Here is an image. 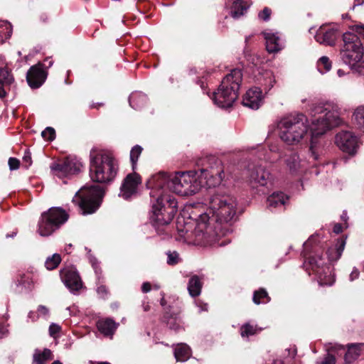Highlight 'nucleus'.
Here are the masks:
<instances>
[{"label": "nucleus", "instance_id": "obj_1", "mask_svg": "<svg viewBox=\"0 0 364 364\" xmlns=\"http://www.w3.org/2000/svg\"><path fill=\"white\" fill-rule=\"evenodd\" d=\"M199 164L202 166L200 173L197 171L160 172L147 181L146 187L151 190L149 222L159 234L164 233V227L170 224L177 212V201L167 191L182 196H192L211 178L214 183H220L224 177L222 163L215 156L200 159Z\"/></svg>", "mask_w": 364, "mask_h": 364}, {"label": "nucleus", "instance_id": "obj_2", "mask_svg": "<svg viewBox=\"0 0 364 364\" xmlns=\"http://www.w3.org/2000/svg\"><path fill=\"white\" fill-rule=\"evenodd\" d=\"M311 127L308 132L306 117L300 113L283 118L278 124L281 139L289 145L297 144L301 140H309V151L315 160L318 159L317 153L318 139L327 131L338 127L341 123L336 109L328 103L315 105L311 111Z\"/></svg>", "mask_w": 364, "mask_h": 364}, {"label": "nucleus", "instance_id": "obj_3", "mask_svg": "<svg viewBox=\"0 0 364 364\" xmlns=\"http://www.w3.org/2000/svg\"><path fill=\"white\" fill-rule=\"evenodd\" d=\"M236 205L233 196L219 191L213 194L209 200V208L197 219L196 240L209 245L224 246L229 243L228 240H220L230 231V223L235 218Z\"/></svg>", "mask_w": 364, "mask_h": 364}, {"label": "nucleus", "instance_id": "obj_4", "mask_svg": "<svg viewBox=\"0 0 364 364\" xmlns=\"http://www.w3.org/2000/svg\"><path fill=\"white\" fill-rule=\"evenodd\" d=\"M309 242L304 243V267L306 272L311 270L321 285H332L334 276L332 274V267L323 255V250L318 245H314L308 249Z\"/></svg>", "mask_w": 364, "mask_h": 364}, {"label": "nucleus", "instance_id": "obj_5", "mask_svg": "<svg viewBox=\"0 0 364 364\" xmlns=\"http://www.w3.org/2000/svg\"><path fill=\"white\" fill-rule=\"evenodd\" d=\"M117 167L112 154L92 149L90 154V176L97 183L112 181L116 176Z\"/></svg>", "mask_w": 364, "mask_h": 364}, {"label": "nucleus", "instance_id": "obj_6", "mask_svg": "<svg viewBox=\"0 0 364 364\" xmlns=\"http://www.w3.org/2000/svg\"><path fill=\"white\" fill-rule=\"evenodd\" d=\"M242 80V70H231L222 80L217 91L213 93V100L218 107L228 108L232 106L238 97V90Z\"/></svg>", "mask_w": 364, "mask_h": 364}, {"label": "nucleus", "instance_id": "obj_7", "mask_svg": "<svg viewBox=\"0 0 364 364\" xmlns=\"http://www.w3.org/2000/svg\"><path fill=\"white\" fill-rule=\"evenodd\" d=\"M104 195L103 188L98 185L84 186L76 193L73 201L79 206L82 214H92L100 207Z\"/></svg>", "mask_w": 364, "mask_h": 364}, {"label": "nucleus", "instance_id": "obj_8", "mask_svg": "<svg viewBox=\"0 0 364 364\" xmlns=\"http://www.w3.org/2000/svg\"><path fill=\"white\" fill-rule=\"evenodd\" d=\"M68 213L61 207H52L41 213L38 221L37 232L48 237L59 230L68 220Z\"/></svg>", "mask_w": 364, "mask_h": 364}, {"label": "nucleus", "instance_id": "obj_9", "mask_svg": "<svg viewBox=\"0 0 364 364\" xmlns=\"http://www.w3.org/2000/svg\"><path fill=\"white\" fill-rule=\"evenodd\" d=\"M343 49L341 52V58L345 64L353 66L363 58V43L360 37L351 32L343 33Z\"/></svg>", "mask_w": 364, "mask_h": 364}, {"label": "nucleus", "instance_id": "obj_10", "mask_svg": "<svg viewBox=\"0 0 364 364\" xmlns=\"http://www.w3.org/2000/svg\"><path fill=\"white\" fill-rule=\"evenodd\" d=\"M82 166V163L76 158L67 156L52 163L50 168L58 176L64 177L79 173Z\"/></svg>", "mask_w": 364, "mask_h": 364}, {"label": "nucleus", "instance_id": "obj_11", "mask_svg": "<svg viewBox=\"0 0 364 364\" xmlns=\"http://www.w3.org/2000/svg\"><path fill=\"white\" fill-rule=\"evenodd\" d=\"M60 276L65 287L73 294L78 293L82 289H86L78 271L73 266L63 268L60 271Z\"/></svg>", "mask_w": 364, "mask_h": 364}, {"label": "nucleus", "instance_id": "obj_12", "mask_svg": "<svg viewBox=\"0 0 364 364\" xmlns=\"http://www.w3.org/2000/svg\"><path fill=\"white\" fill-rule=\"evenodd\" d=\"M44 67L45 64L38 63L28 69L26 81L31 88L38 89L45 82L48 77V72Z\"/></svg>", "mask_w": 364, "mask_h": 364}, {"label": "nucleus", "instance_id": "obj_13", "mask_svg": "<svg viewBox=\"0 0 364 364\" xmlns=\"http://www.w3.org/2000/svg\"><path fill=\"white\" fill-rule=\"evenodd\" d=\"M335 143L343 151L350 155L356 152L358 138L351 132L341 131L336 135Z\"/></svg>", "mask_w": 364, "mask_h": 364}, {"label": "nucleus", "instance_id": "obj_14", "mask_svg": "<svg viewBox=\"0 0 364 364\" xmlns=\"http://www.w3.org/2000/svg\"><path fill=\"white\" fill-rule=\"evenodd\" d=\"M141 176L133 171L127 175L122 183L120 190L124 199H129L132 195L136 193L139 185L141 183Z\"/></svg>", "mask_w": 364, "mask_h": 364}, {"label": "nucleus", "instance_id": "obj_15", "mask_svg": "<svg viewBox=\"0 0 364 364\" xmlns=\"http://www.w3.org/2000/svg\"><path fill=\"white\" fill-rule=\"evenodd\" d=\"M249 182L255 187V186H264L267 184L270 173L262 165L250 166L248 169Z\"/></svg>", "mask_w": 364, "mask_h": 364}, {"label": "nucleus", "instance_id": "obj_16", "mask_svg": "<svg viewBox=\"0 0 364 364\" xmlns=\"http://www.w3.org/2000/svg\"><path fill=\"white\" fill-rule=\"evenodd\" d=\"M341 33L337 28L321 26L315 35V39L321 44L333 46Z\"/></svg>", "mask_w": 364, "mask_h": 364}, {"label": "nucleus", "instance_id": "obj_17", "mask_svg": "<svg viewBox=\"0 0 364 364\" xmlns=\"http://www.w3.org/2000/svg\"><path fill=\"white\" fill-rule=\"evenodd\" d=\"M262 90L261 87H254L249 89L242 98V105L252 109H257L262 103Z\"/></svg>", "mask_w": 364, "mask_h": 364}, {"label": "nucleus", "instance_id": "obj_18", "mask_svg": "<svg viewBox=\"0 0 364 364\" xmlns=\"http://www.w3.org/2000/svg\"><path fill=\"white\" fill-rule=\"evenodd\" d=\"M346 239L347 236L342 235L337 239L333 246L327 250L326 255L328 262H336L340 259L346 246Z\"/></svg>", "mask_w": 364, "mask_h": 364}, {"label": "nucleus", "instance_id": "obj_19", "mask_svg": "<svg viewBox=\"0 0 364 364\" xmlns=\"http://www.w3.org/2000/svg\"><path fill=\"white\" fill-rule=\"evenodd\" d=\"M14 78L11 70L7 67H0V98L3 99L7 95L6 88L14 82Z\"/></svg>", "mask_w": 364, "mask_h": 364}, {"label": "nucleus", "instance_id": "obj_20", "mask_svg": "<svg viewBox=\"0 0 364 364\" xmlns=\"http://www.w3.org/2000/svg\"><path fill=\"white\" fill-rule=\"evenodd\" d=\"M346 347L347 351L344 358L347 363L354 362L364 351V343H348Z\"/></svg>", "mask_w": 364, "mask_h": 364}, {"label": "nucleus", "instance_id": "obj_21", "mask_svg": "<svg viewBox=\"0 0 364 364\" xmlns=\"http://www.w3.org/2000/svg\"><path fill=\"white\" fill-rule=\"evenodd\" d=\"M96 325L98 331L106 336H112L117 328L114 320H97Z\"/></svg>", "mask_w": 364, "mask_h": 364}, {"label": "nucleus", "instance_id": "obj_22", "mask_svg": "<svg viewBox=\"0 0 364 364\" xmlns=\"http://www.w3.org/2000/svg\"><path fill=\"white\" fill-rule=\"evenodd\" d=\"M266 40V49L269 53H277L282 50V46L279 43V38L274 33H264Z\"/></svg>", "mask_w": 364, "mask_h": 364}, {"label": "nucleus", "instance_id": "obj_23", "mask_svg": "<svg viewBox=\"0 0 364 364\" xmlns=\"http://www.w3.org/2000/svg\"><path fill=\"white\" fill-rule=\"evenodd\" d=\"M289 197L283 192H274L267 198L269 207L277 208L284 206L289 201Z\"/></svg>", "mask_w": 364, "mask_h": 364}, {"label": "nucleus", "instance_id": "obj_24", "mask_svg": "<svg viewBox=\"0 0 364 364\" xmlns=\"http://www.w3.org/2000/svg\"><path fill=\"white\" fill-rule=\"evenodd\" d=\"M203 284L198 275L192 276L188 284V291L192 297H196L200 295Z\"/></svg>", "mask_w": 364, "mask_h": 364}, {"label": "nucleus", "instance_id": "obj_25", "mask_svg": "<svg viewBox=\"0 0 364 364\" xmlns=\"http://www.w3.org/2000/svg\"><path fill=\"white\" fill-rule=\"evenodd\" d=\"M250 5L243 0H235L231 6V16L234 18H238L244 15Z\"/></svg>", "mask_w": 364, "mask_h": 364}, {"label": "nucleus", "instance_id": "obj_26", "mask_svg": "<svg viewBox=\"0 0 364 364\" xmlns=\"http://www.w3.org/2000/svg\"><path fill=\"white\" fill-rule=\"evenodd\" d=\"M258 80H259L260 85L264 87V90L266 93L273 87L276 82L274 76L270 70H265Z\"/></svg>", "mask_w": 364, "mask_h": 364}, {"label": "nucleus", "instance_id": "obj_27", "mask_svg": "<svg viewBox=\"0 0 364 364\" xmlns=\"http://www.w3.org/2000/svg\"><path fill=\"white\" fill-rule=\"evenodd\" d=\"M129 102L135 109L142 108L147 102V97L141 92L132 93L129 97Z\"/></svg>", "mask_w": 364, "mask_h": 364}, {"label": "nucleus", "instance_id": "obj_28", "mask_svg": "<svg viewBox=\"0 0 364 364\" xmlns=\"http://www.w3.org/2000/svg\"><path fill=\"white\" fill-rule=\"evenodd\" d=\"M53 358L52 351L48 348H44L42 352L36 350L33 356V362L35 364H45L46 361L51 360Z\"/></svg>", "mask_w": 364, "mask_h": 364}, {"label": "nucleus", "instance_id": "obj_29", "mask_svg": "<svg viewBox=\"0 0 364 364\" xmlns=\"http://www.w3.org/2000/svg\"><path fill=\"white\" fill-rule=\"evenodd\" d=\"M17 286H21L25 290L31 291L33 287L32 276L30 273L19 274L16 278Z\"/></svg>", "mask_w": 364, "mask_h": 364}, {"label": "nucleus", "instance_id": "obj_30", "mask_svg": "<svg viewBox=\"0 0 364 364\" xmlns=\"http://www.w3.org/2000/svg\"><path fill=\"white\" fill-rule=\"evenodd\" d=\"M271 301L268 292L264 288H259L254 291L252 296V301L257 304H266Z\"/></svg>", "mask_w": 364, "mask_h": 364}, {"label": "nucleus", "instance_id": "obj_31", "mask_svg": "<svg viewBox=\"0 0 364 364\" xmlns=\"http://www.w3.org/2000/svg\"><path fill=\"white\" fill-rule=\"evenodd\" d=\"M285 162L291 174L298 173L300 169V161L297 154L291 153L289 156H287Z\"/></svg>", "mask_w": 364, "mask_h": 364}, {"label": "nucleus", "instance_id": "obj_32", "mask_svg": "<svg viewBox=\"0 0 364 364\" xmlns=\"http://www.w3.org/2000/svg\"><path fill=\"white\" fill-rule=\"evenodd\" d=\"M191 355V349L186 344H180L174 350V356L177 361H185Z\"/></svg>", "mask_w": 364, "mask_h": 364}, {"label": "nucleus", "instance_id": "obj_33", "mask_svg": "<svg viewBox=\"0 0 364 364\" xmlns=\"http://www.w3.org/2000/svg\"><path fill=\"white\" fill-rule=\"evenodd\" d=\"M355 127L364 132V106L358 107L353 113Z\"/></svg>", "mask_w": 364, "mask_h": 364}, {"label": "nucleus", "instance_id": "obj_34", "mask_svg": "<svg viewBox=\"0 0 364 364\" xmlns=\"http://www.w3.org/2000/svg\"><path fill=\"white\" fill-rule=\"evenodd\" d=\"M143 148L139 145H135L130 151V162L133 171L136 169L138 159L140 156Z\"/></svg>", "mask_w": 364, "mask_h": 364}, {"label": "nucleus", "instance_id": "obj_35", "mask_svg": "<svg viewBox=\"0 0 364 364\" xmlns=\"http://www.w3.org/2000/svg\"><path fill=\"white\" fill-rule=\"evenodd\" d=\"M61 262V257L59 254H54L52 257H48L45 266L47 269L53 270L58 267Z\"/></svg>", "mask_w": 364, "mask_h": 364}, {"label": "nucleus", "instance_id": "obj_36", "mask_svg": "<svg viewBox=\"0 0 364 364\" xmlns=\"http://www.w3.org/2000/svg\"><path fill=\"white\" fill-rule=\"evenodd\" d=\"M317 68L320 73H324L331 68V61L327 56H322L317 62Z\"/></svg>", "mask_w": 364, "mask_h": 364}, {"label": "nucleus", "instance_id": "obj_37", "mask_svg": "<svg viewBox=\"0 0 364 364\" xmlns=\"http://www.w3.org/2000/svg\"><path fill=\"white\" fill-rule=\"evenodd\" d=\"M49 316V309L43 305H40L38 307V309L36 311H30L28 314V318H34L36 317L37 318H39L41 317H47Z\"/></svg>", "mask_w": 364, "mask_h": 364}, {"label": "nucleus", "instance_id": "obj_38", "mask_svg": "<svg viewBox=\"0 0 364 364\" xmlns=\"http://www.w3.org/2000/svg\"><path fill=\"white\" fill-rule=\"evenodd\" d=\"M10 24L7 23H0V42L3 43L5 39H8L11 36Z\"/></svg>", "mask_w": 364, "mask_h": 364}, {"label": "nucleus", "instance_id": "obj_39", "mask_svg": "<svg viewBox=\"0 0 364 364\" xmlns=\"http://www.w3.org/2000/svg\"><path fill=\"white\" fill-rule=\"evenodd\" d=\"M160 304H161V306L163 307V309L165 311V314H166L164 316V318H176V317H174L175 313L172 312V311H171V306L166 305V301L164 299V296L161 299Z\"/></svg>", "mask_w": 364, "mask_h": 364}, {"label": "nucleus", "instance_id": "obj_40", "mask_svg": "<svg viewBox=\"0 0 364 364\" xmlns=\"http://www.w3.org/2000/svg\"><path fill=\"white\" fill-rule=\"evenodd\" d=\"M42 137L48 141H52L55 138V131L53 127H46L41 133Z\"/></svg>", "mask_w": 364, "mask_h": 364}, {"label": "nucleus", "instance_id": "obj_41", "mask_svg": "<svg viewBox=\"0 0 364 364\" xmlns=\"http://www.w3.org/2000/svg\"><path fill=\"white\" fill-rule=\"evenodd\" d=\"M167 256H168L167 264L168 265H171V266L176 265L180 261L179 255L176 251H174V252L168 251L167 252Z\"/></svg>", "mask_w": 364, "mask_h": 364}, {"label": "nucleus", "instance_id": "obj_42", "mask_svg": "<svg viewBox=\"0 0 364 364\" xmlns=\"http://www.w3.org/2000/svg\"><path fill=\"white\" fill-rule=\"evenodd\" d=\"M240 331H241V336L242 337H245V336L248 337L249 336L253 335L255 333V329L254 328V327L250 325L249 323H246V324L243 325L241 327Z\"/></svg>", "mask_w": 364, "mask_h": 364}, {"label": "nucleus", "instance_id": "obj_43", "mask_svg": "<svg viewBox=\"0 0 364 364\" xmlns=\"http://www.w3.org/2000/svg\"><path fill=\"white\" fill-rule=\"evenodd\" d=\"M271 14V9H269V7H264L263 10L259 13L258 17L259 19L264 21H268L270 18Z\"/></svg>", "mask_w": 364, "mask_h": 364}, {"label": "nucleus", "instance_id": "obj_44", "mask_svg": "<svg viewBox=\"0 0 364 364\" xmlns=\"http://www.w3.org/2000/svg\"><path fill=\"white\" fill-rule=\"evenodd\" d=\"M8 164H9V168L11 171L17 170L20 167V164H21L20 161L18 159L14 158V157H10L9 159Z\"/></svg>", "mask_w": 364, "mask_h": 364}, {"label": "nucleus", "instance_id": "obj_45", "mask_svg": "<svg viewBox=\"0 0 364 364\" xmlns=\"http://www.w3.org/2000/svg\"><path fill=\"white\" fill-rule=\"evenodd\" d=\"M61 331V327L56 323H51L49 327V334L53 338H56L57 334Z\"/></svg>", "mask_w": 364, "mask_h": 364}, {"label": "nucleus", "instance_id": "obj_46", "mask_svg": "<svg viewBox=\"0 0 364 364\" xmlns=\"http://www.w3.org/2000/svg\"><path fill=\"white\" fill-rule=\"evenodd\" d=\"M318 364H336V358L331 353H327L321 363Z\"/></svg>", "mask_w": 364, "mask_h": 364}, {"label": "nucleus", "instance_id": "obj_47", "mask_svg": "<svg viewBox=\"0 0 364 364\" xmlns=\"http://www.w3.org/2000/svg\"><path fill=\"white\" fill-rule=\"evenodd\" d=\"M23 162L27 164V166H30L32 164L31 156L30 152L27 151L25 153L23 157Z\"/></svg>", "mask_w": 364, "mask_h": 364}, {"label": "nucleus", "instance_id": "obj_48", "mask_svg": "<svg viewBox=\"0 0 364 364\" xmlns=\"http://www.w3.org/2000/svg\"><path fill=\"white\" fill-rule=\"evenodd\" d=\"M355 31L356 33L360 36L364 40V25L361 26H356L355 27Z\"/></svg>", "mask_w": 364, "mask_h": 364}, {"label": "nucleus", "instance_id": "obj_49", "mask_svg": "<svg viewBox=\"0 0 364 364\" xmlns=\"http://www.w3.org/2000/svg\"><path fill=\"white\" fill-rule=\"evenodd\" d=\"M151 289V284L149 282H144L142 286H141V291L144 292V293H147L149 292Z\"/></svg>", "mask_w": 364, "mask_h": 364}, {"label": "nucleus", "instance_id": "obj_50", "mask_svg": "<svg viewBox=\"0 0 364 364\" xmlns=\"http://www.w3.org/2000/svg\"><path fill=\"white\" fill-rule=\"evenodd\" d=\"M9 333L8 329L4 325L0 324V338L6 336Z\"/></svg>", "mask_w": 364, "mask_h": 364}, {"label": "nucleus", "instance_id": "obj_51", "mask_svg": "<svg viewBox=\"0 0 364 364\" xmlns=\"http://www.w3.org/2000/svg\"><path fill=\"white\" fill-rule=\"evenodd\" d=\"M360 272L358 269H354L350 274V281H353L358 278Z\"/></svg>", "mask_w": 364, "mask_h": 364}, {"label": "nucleus", "instance_id": "obj_52", "mask_svg": "<svg viewBox=\"0 0 364 364\" xmlns=\"http://www.w3.org/2000/svg\"><path fill=\"white\" fill-rule=\"evenodd\" d=\"M97 291L99 294L107 295V289L105 286L100 285V287H97Z\"/></svg>", "mask_w": 364, "mask_h": 364}, {"label": "nucleus", "instance_id": "obj_53", "mask_svg": "<svg viewBox=\"0 0 364 364\" xmlns=\"http://www.w3.org/2000/svg\"><path fill=\"white\" fill-rule=\"evenodd\" d=\"M333 232L336 234H339L343 231V227L342 225L340 223H336L333 228Z\"/></svg>", "mask_w": 364, "mask_h": 364}, {"label": "nucleus", "instance_id": "obj_54", "mask_svg": "<svg viewBox=\"0 0 364 364\" xmlns=\"http://www.w3.org/2000/svg\"><path fill=\"white\" fill-rule=\"evenodd\" d=\"M104 104L102 102H97V103H92L90 105V109H99L100 107H102Z\"/></svg>", "mask_w": 364, "mask_h": 364}, {"label": "nucleus", "instance_id": "obj_55", "mask_svg": "<svg viewBox=\"0 0 364 364\" xmlns=\"http://www.w3.org/2000/svg\"><path fill=\"white\" fill-rule=\"evenodd\" d=\"M119 307V304L117 302L112 303L110 305V308L113 311H117Z\"/></svg>", "mask_w": 364, "mask_h": 364}, {"label": "nucleus", "instance_id": "obj_56", "mask_svg": "<svg viewBox=\"0 0 364 364\" xmlns=\"http://www.w3.org/2000/svg\"><path fill=\"white\" fill-rule=\"evenodd\" d=\"M364 4V0H354L353 8L356 6H360Z\"/></svg>", "mask_w": 364, "mask_h": 364}, {"label": "nucleus", "instance_id": "obj_57", "mask_svg": "<svg viewBox=\"0 0 364 364\" xmlns=\"http://www.w3.org/2000/svg\"><path fill=\"white\" fill-rule=\"evenodd\" d=\"M45 61H46V62H48V65L46 66V65H45V67H44L45 70H46V68H50V67H51V66H52V65H53V61H52L51 60H50V59L47 58V59H46V60H45Z\"/></svg>", "mask_w": 364, "mask_h": 364}, {"label": "nucleus", "instance_id": "obj_58", "mask_svg": "<svg viewBox=\"0 0 364 364\" xmlns=\"http://www.w3.org/2000/svg\"><path fill=\"white\" fill-rule=\"evenodd\" d=\"M343 74H344V72H343L342 70L339 69V70H338V75L339 76H342Z\"/></svg>", "mask_w": 364, "mask_h": 364}, {"label": "nucleus", "instance_id": "obj_59", "mask_svg": "<svg viewBox=\"0 0 364 364\" xmlns=\"http://www.w3.org/2000/svg\"><path fill=\"white\" fill-rule=\"evenodd\" d=\"M252 36H246L245 38V43H247L251 39Z\"/></svg>", "mask_w": 364, "mask_h": 364}, {"label": "nucleus", "instance_id": "obj_60", "mask_svg": "<svg viewBox=\"0 0 364 364\" xmlns=\"http://www.w3.org/2000/svg\"><path fill=\"white\" fill-rule=\"evenodd\" d=\"M149 309H150V306H149L148 304L144 306V310L145 311H149Z\"/></svg>", "mask_w": 364, "mask_h": 364}, {"label": "nucleus", "instance_id": "obj_61", "mask_svg": "<svg viewBox=\"0 0 364 364\" xmlns=\"http://www.w3.org/2000/svg\"><path fill=\"white\" fill-rule=\"evenodd\" d=\"M51 364H63L60 360H55Z\"/></svg>", "mask_w": 364, "mask_h": 364}, {"label": "nucleus", "instance_id": "obj_62", "mask_svg": "<svg viewBox=\"0 0 364 364\" xmlns=\"http://www.w3.org/2000/svg\"><path fill=\"white\" fill-rule=\"evenodd\" d=\"M97 364H110V363H107V362H100V363H97Z\"/></svg>", "mask_w": 364, "mask_h": 364}]
</instances>
